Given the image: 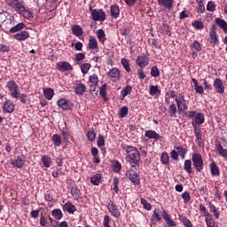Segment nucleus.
Segmentation results:
<instances>
[{
    "mask_svg": "<svg viewBox=\"0 0 227 227\" xmlns=\"http://www.w3.org/2000/svg\"><path fill=\"white\" fill-rule=\"evenodd\" d=\"M124 151L126 153V162H129L131 168H136L139 166V162H141V153L137 148L127 145L124 147Z\"/></svg>",
    "mask_w": 227,
    "mask_h": 227,
    "instance_id": "1",
    "label": "nucleus"
},
{
    "mask_svg": "<svg viewBox=\"0 0 227 227\" xmlns=\"http://www.w3.org/2000/svg\"><path fill=\"white\" fill-rule=\"evenodd\" d=\"M187 118L192 120V127H198V125H203L205 123V114L202 113H198L196 111L187 112Z\"/></svg>",
    "mask_w": 227,
    "mask_h": 227,
    "instance_id": "2",
    "label": "nucleus"
},
{
    "mask_svg": "<svg viewBox=\"0 0 227 227\" xmlns=\"http://www.w3.org/2000/svg\"><path fill=\"white\" fill-rule=\"evenodd\" d=\"M192 82L194 85V90L195 92L198 93V95H203L204 91H210L212 90V85L210 83H208V82H207V80H203V85H200L198 82V80H196L195 78H192ZM204 86V88H203Z\"/></svg>",
    "mask_w": 227,
    "mask_h": 227,
    "instance_id": "3",
    "label": "nucleus"
},
{
    "mask_svg": "<svg viewBox=\"0 0 227 227\" xmlns=\"http://www.w3.org/2000/svg\"><path fill=\"white\" fill-rule=\"evenodd\" d=\"M192 161L193 163V166L196 171H198V173H201L204 168L203 157L201 156V154L198 153H193L192 155Z\"/></svg>",
    "mask_w": 227,
    "mask_h": 227,
    "instance_id": "4",
    "label": "nucleus"
},
{
    "mask_svg": "<svg viewBox=\"0 0 227 227\" xmlns=\"http://www.w3.org/2000/svg\"><path fill=\"white\" fill-rule=\"evenodd\" d=\"M7 90L9 91V95L12 98H19V95H20V90L19 89V85L15 81H9L7 82Z\"/></svg>",
    "mask_w": 227,
    "mask_h": 227,
    "instance_id": "5",
    "label": "nucleus"
},
{
    "mask_svg": "<svg viewBox=\"0 0 227 227\" xmlns=\"http://www.w3.org/2000/svg\"><path fill=\"white\" fill-rule=\"evenodd\" d=\"M176 104L177 106L179 114H182L184 111H187V101L185 100V96L183 93L178 94V97L176 98Z\"/></svg>",
    "mask_w": 227,
    "mask_h": 227,
    "instance_id": "6",
    "label": "nucleus"
},
{
    "mask_svg": "<svg viewBox=\"0 0 227 227\" xmlns=\"http://www.w3.org/2000/svg\"><path fill=\"white\" fill-rule=\"evenodd\" d=\"M90 12L91 13V18L94 20H101L104 21L106 20V12H104V10H97V9H93V7H90Z\"/></svg>",
    "mask_w": 227,
    "mask_h": 227,
    "instance_id": "7",
    "label": "nucleus"
},
{
    "mask_svg": "<svg viewBox=\"0 0 227 227\" xmlns=\"http://www.w3.org/2000/svg\"><path fill=\"white\" fill-rule=\"evenodd\" d=\"M106 208H108V212H110L111 215H113V217H115L116 219H118V217L121 215L120 209L118 208L116 204H114V202H108L106 204Z\"/></svg>",
    "mask_w": 227,
    "mask_h": 227,
    "instance_id": "8",
    "label": "nucleus"
},
{
    "mask_svg": "<svg viewBox=\"0 0 227 227\" xmlns=\"http://www.w3.org/2000/svg\"><path fill=\"white\" fill-rule=\"evenodd\" d=\"M126 176L134 184V185H139V176L134 169L127 170Z\"/></svg>",
    "mask_w": 227,
    "mask_h": 227,
    "instance_id": "9",
    "label": "nucleus"
},
{
    "mask_svg": "<svg viewBox=\"0 0 227 227\" xmlns=\"http://www.w3.org/2000/svg\"><path fill=\"white\" fill-rule=\"evenodd\" d=\"M57 106L63 111H69L72 109V102L70 100H67V98H60L57 101Z\"/></svg>",
    "mask_w": 227,
    "mask_h": 227,
    "instance_id": "10",
    "label": "nucleus"
},
{
    "mask_svg": "<svg viewBox=\"0 0 227 227\" xmlns=\"http://www.w3.org/2000/svg\"><path fill=\"white\" fill-rule=\"evenodd\" d=\"M7 4L12 8L14 12L18 13L22 10L24 4L20 3V0H7Z\"/></svg>",
    "mask_w": 227,
    "mask_h": 227,
    "instance_id": "11",
    "label": "nucleus"
},
{
    "mask_svg": "<svg viewBox=\"0 0 227 227\" xmlns=\"http://www.w3.org/2000/svg\"><path fill=\"white\" fill-rule=\"evenodd\" d=\"M11 164L13 168L20 169L21 168H24V165L26 164V157L24 155H20L17 159L12 160Z\"/></svg>",
    "mask_w": 227,
    "mask_h": 227,
    "instance_id": "12",
    "label": "nucleus"
},
{
    "mask_svg": "<svg viewBox=\"0 0 227 227\" xmlns=\"http://www.w3.org/2000/svg\"><path fill=\"white\" fill-rule=\"evenodd\" d=\"M136 63L140 67V68H145V67H148V64L150 63V59L145 54L138 55L136 59Z\"/></svg>",
    "mask_w": 227,
    "mask_h": 227,
    "instance_id": "13",
    "label": "nucleus"
},
{
    "mask_svg": "<svg viewBox=\"0 0 227 227\" xmlns=\"http://www.w3.org/2000/svg\"><path fill=\"white\" fill-rule=\"evenodd\" d=\"M213 86L216 93H219L220 95L224 93V83H223V80H221V78L215 79L213 82Z\"/></svg>",
    "mask_w": 227,
    "mask_h": 227,
    "instance_id": "14",
    "label": "nucleus"
},
{
    "mask_svg": "<svg viewBox=\"0 0 227 227\" xmlns=\"http://www.w3.org/2000/svg\"><path fill=\"white\" fill-rule=\"evenodd\" d=\"M57 68L59 72H70V70H73L72 65L67 61L58 62Z\"/></svg>",
    "mask_w": 227,
    "mask_h": 227,
    "instance_id": "15",
    "label": "nucleus"
},
{
    "mask_svg": "<svg viewBox=\"0 0 227 227\" xmlns=\"http://www.w3.org/2000/svg\"><path fill=\"white\" fill-rule=\"evenodd\" d=\"M29 36H30L29 32L23 30V31H20V32L13 35L12 38L17 40L18 42H24V41L27 40V38H29Z\"/></svg>",
    "mask_w": 227,
    "mask_h": 227,
    "instance_id": "16",
    "label": "nucleus"
},
{
    "mask_svg": "<svg viewBox=\"0 0 227 227\" xmlns=\"http://www.w3.org/2000/svg\"><path fill=\"white\" fill-rule=\"evenodd\" d=\"M15 111V104L12 100H7L4 102L3 106V112L4 113H13Z\"/></svg>",
    "mask_w": 227,
    "mask_h": 227,
    "instance_id": "17",
    "label": "nucleus"
},
{
    "mask_svg": "<svg viewBox=\"0 0 227 227\" xmlns=\"http://www.w3.org/2000/svg\"><path fill=\"white\" fill-rule=\"evenodd\" d=\"M145 137H148L149 139H154L155 141H159V139L162 137L160 135H159V133L153 129L145 130Z\"/></svg>",
    "mask_w": 227,
    "mask_h": 227,
    "instance_id": "18",
    "label": "nucleus"
},
{
    "mask_svg": "<svg viewBox=\"0 0 227 227\" xmlns=\"http://www.w3.org/2000/svg\"><path fill=\"white\" fill-rule=\"evenodd\" d=\"M210 36V43L212 45H216L217 42H219V39L217 38V34L215 33V25H212L209 32Z\"/></svg>",
    "mask_w": 227,
    "mask_h": 227,
    "instance_id": "19",
    "label": "nucleus"
},
{
    "mask_svg": "<svg viewBox=\"0 0 227 227\" xmlns=\"http://www.w3.org/2000/svg\"><path fill=\"white\" fill-rule=\"evenodd\" d=\"M62 209L64 212H67L69 214H74L77 211V207L72 202H67L62 206Z\"/></svg>",
    "mask_w": 227,
    "mask_h": 227,
    "instance_id": "20",
    "label": "nucleus"
},
{
    "mask_svg": "<svg viewBox=\"0 0 227 227\" xmlns=\"http://www.w3.org/2000/svg\"><path fill=\"white\" fill-rule=\"evenodd\" d=\"M20 15H22L24 19H27L30 20V19H34L33 12L29 11L28 8H26V6L23 5L20 12H19Z\"/></svg>",
    "mask_w": 227,
    "mask_h": 227,
    "instance_id": "21",
    "label": "nucleus"
},
{
    "mask_svg": "<svg viewBox=\"0 0 227 227\" xmlns=\"http://www.w3.org/2000/svg\"><path fill=\"white\" fill-rule=\"evenodd\" d=\"M71 31L74 36H82L84 35V30L82 29V27L81 25H73L71 27Z\"/></svg>",
    "mask_w": 227,
    "mask_h": 227,
    "instance_id": "22",
    "label": "nucleus"
},
{
    "mask_svg": "<svg viewBox=\"0 0 227 227\" xmlns=\"http://www.w3.org/2000/svg\"><path fill=\"white\" fill-rule=\"evenodd\" d=\"M74 93L75 95H84V93H86V85L76 82L74 85Z\"/></svg>",
    "mask_w": 227,
    "mask_h": 227,
    "instance_id": "23",
    "label": "nucleus"
},
{
    "mask_svg": "<svg viewBox=\"0 0 227 227\" xmlns=\"http://www.w3.org/2000/svg\"><path fill=\"white\" fill-rule=\"evenodd\" d=\"M51 142L53 143L54 148H59V146H61V143H63L61 135L53 134L51 137Z\"/></svg>",
    "mask_w": 227,
    "mask_h": 227,
    "instance_id": "24",
    "label": "nucleus"
},
{
    "mask_svg": "<svg viewBox=\"0 0 227 227\" xmlns=\"http://www.w3.org/2000/svg\"><path fill=\"white\" fill-rule=\"evenodd\" d=\"M88 49L90 51H97V49H98V42L97 41V38L93 36L89 37Z\"/></svg>",
    "mask_w": 227,
    "mask_h": 227,
    "instance_id": "25",
    "label": "nucleus"
},
{
    "mask_svg": "<svg viewBox=\"0 0 227 227\" xmlns=\"http://www.w3.org/2000/svg\"><path fill=\"white\" fill-rule=\"evenodd\" d=\"M215 22L220 29H223V33L227 35V22L226 20L221 19V18H215Z\"/></svg>",
    "mask_w": 227,
    "mask_h": 227,
    "instance_id": "26",
    "label": "nucleus"
},
{
    "mask_svg": "<svg viewBox=\"0 0 227 227\" xmlns=\"http://www.w3.org/2000/svg\"><path fill=\"white\" fill-rule=\"evenodd\" d=\"M209 168H210L212 176H219L221 175V170H219V167L217 166L215 161H213L209 165Z\"/></svg>",
    "mask_w": 227,
    "mask_h": 227,
    "instance_id": "27",
    "label": "nucleus"
},
{
    "mask_svg": "<svg viewBox=\"0 0 227 227\" xmlns=\"http://www.w3.org/2000/svg\"><path fill=\"white\" fill-rule=\"evenodd\" d=\"M97 145L98 148L103 151V154L106 153V147H104L106 146V137H104V136L99 135L98 137Z\"/></svg>",
    "mask_w": 227,
    "mask_h": 227,
    "instance_id": "28",
    "label": "nucleus"
},
{
    "mask_svg": "<svg viewBox=\"0 0 227 227\" xmlns=\"http://www.w3.org/2000/svg\"><path fill=\"white\" fill-rule=\"evenodd\" d=\"M215 149L216 152H218V154L221 155V157H223V159H227V149L223 148L221 143L215 145Z\"/></svg>",
    "mask_w": 227,
    "mask_h": 227,
    "instance_id": "29",
    "label": "nucleus"
},
{
    "mask_svg": "<svg viewBox=\"0 0 227 227\" xmlns=\"http://www.w3.org/2000/svg\"><path fill=\"white\" fill-rule=\"evenodd\" d=\"M108 77H112V79H120L121 77L120 69H118L117 67H114L110 69L108 72Z\"/></svg>",
    "mask_w": 227,
    "mask_h": 227,
    "instance_id": "30",
    "label": "nucleus"
},
{
    "mask_svg": "<svg viewBox=\"0 0 227 227\" xmlns=\"http://www.w3.org/2000/svg\"><path fill=\"white\" fill-rule=\"evenodd\" d=\"M158 4L159 6L168 8V10H171L173 8V0H158Z\"/></svg>",
    "mask_w": 227,
    "mask_h": 227,
    "instance_id": "31",
    "label": "nucleus"
},
{
    "mask_svg": "<svg viewBox=\"0 0 227 227\" xmlns=\"http://www.w3.org/2000/svg\"><path fill=\"white\" fill-rule=\"evenodd\" d=\"M110 13L114 19H118L120 17V7L118 5H111Z\"/></svg>",
    "mask_w": 227,
    "mask_h": 227,
    "instance_id": "32",
    "label": "nucleus"
},
{
    "mask_svg": "<svg viewBox=\"0 0 227 227\" xmlns=\"http://www.w3.org/2000/svg\"><path fill=\"white\" fill-rule=\"evenodd\" d=\"M24 27H26V24L20 22V23H18L16 26L14 27H12L10 29H9V33H19V31H22V29H24Z\"/></svg>",
    "mask_w": 227,
    "mask_h": 227,
    "instance_id": "33",
    "label": "nucleus"
},
{
    "mask_svg": "<svg viewBox=\"0 0 227 227\" xmlns=\"http://www.w3.org/2000/svg\"><path fill=\"white\" fill-rule=\"evenodd\" d=\"M206 224L207 227H219V224L212 218V215L206 216Z\"/></svg>",
    "mask_w": 227,
    "mask_h": 227,
    "instance_id": "34",
    "label": "nucleus"
},
{
    "mask_svg": "<svg viewBox=\"0 0 227 227\" xmlns=\"http://www.w3.org/2000/svg\"><path fill=\"white\" fill-rule=\"evenodd\" d=\"M43 95L46 100H51L54 97V90L51 88L43 89Z\"/></svg>",
    "mask_w": 227,
    "mask_h": 227,
    "instance_id": "35",
    "label": "nucleus"
},
{
    "mask_svg": "<svg viewBox=\"0 0 227 227\" xmlns=\"http://www.w3.org/2000/svg\"><path fill=\"white\" fill-rule=\"evenodd\" d=\"M192 51H195L196 52H201L203 51V45L200 43L198 41H194L191 45H190Z\"/></svg>",
    "mask_w": 227,
    "mask_h": 227,
    "instance_id": "36",
    "label": "nucleus"
},
{
    "mask_svg": "<svg viewBox=\"0 0 227 227\" xmlns=\"http://www.w3.org/2000/svg\"><path fill=\"white\" fill-rule=\"evenodd\" d=\"M71 194L75 201H79V200H81V190L77 187H73L71 189Z\"/></svg>",
    "mask_w": 227,
    "mask_h": 227,
    "instance_id": "37",
    "label": "nucleus"
},
{
    "mask_svg": "<svg viewBox=\"0 0 227 227\" xmlns=\"http://www.w3.org/2000/svg\"><path fill=\"white\" fill-rule=\"evenodd\" d=\"M92 185H100L102 183V176L100 174H96L90 178Z\"/></svg>",
    "mask_w": 227,
    "mask_h": 227,
    "instance_id": "38",
    "label": "nucleus"
},
{
    "mask_svg": "<svg viewBox=\"0 0 227 227\" xmlns=\"http://www.w3.org/2000/svg\"><path fill=\"white\" fill-rule=\"evenodd\" d=\"M98 40L101 43H104V42H106V32L104 31V29H98L96 32Z\"/></svg>",
    "mask_w": 227,
    "mask_h": 227,
    "instance_id": "39",
    "label": "nucleus"
},
{
    "mask_svg": "<svg viewBox=\"0 0 227 227\" xmlns=\"http://www.w3.org/2000/svg\"><path fill=\"white\" fill-rule=\"evenodd\" d=\"M184 171L188 173V175H191L192 173V162L191 160H184Z\"/></svg>",
    "mask_w": 227,
    "mask_h": 227,
    "instance_id": "40",
    "label": "nucleus"
},
{
    "mask_svg": "<svg viewBox=\"0 0 227 227\" xmlns=\"http://www.w3.org/2000/svg\"><path fill=\"white\" fill-rule=\"evenodd\" d=\"M42 162L44 168H51V166H52V159L47 155L42 157Z\"/></svg>",
    "mask_w": 227,
    "mask_h": 227,
    "instance_id": "41",
    "label": "nucleus"
},
{
    "mask_svg": "<svg viewBox=\"0 0 227 227\" xmlns=\"http://www.w3.org/2000/svg\"><path fill=\"white\" fill-rule=\"evenodd\" d=\"M51 215H53L54 219H57V221L61 220V218L63 217V212L61 211V209H53L51 211Z\"/></svg>",
    "mask_w": 227,
    "mask_h": 227,
    "instance_id": "42",
    "label": "nucleus"
},
{
    "mask_svg": "<svg viewBox=\"0 0 227 227\" xmlns=\"http://www.w3.org/2000/svg\"><path fill=\"white\" fill-rule=\"evenodd\" d=\"M179 219L185 227H192V223L184 215H179Z\"/></svg>",
    "mask_w": 227,
    "mask_h": 227,
    "instance_id": "43",
    "label": "nucleus"
},
{
    "mask_svg": "<svg viewBox=\"0 0 227 227\" xmlns=\"http://www.w3.org/2000/svg\"><path fill=\"white\" fill-rule=\"evenodd\" d=\"M121 63L123 67V68L126 70V72H131L132 69L130 68V63L129 62V59L122 58L121 59Z\"/></svg>",
    "mask_w": 227,
    "mask_h": 227,
    "instance_id": "44",
    "label": "nucleus"
},
{
    "mask_svg": "<svg viewBox=\"0 0 227 227\" xmlns=\"http://www.w3.org/2000/svg\"><path fill=\"white\" fill-rule=\"evenodd\" d=\"M160 162L164 166H168V164H169V154H168V153H161V155H160Z\"/></svg>",
    "mask_w": 227,
    "mask_h": 227,
    "instance_id": "45",
    "label": "nucleus"
},
{
    "mask_svg": "<svg viewBox=\"0 0 227 227\" xmlns=\"http://www.w3.org/2000/svg\"><path fill=\"white\" fill-rule=\"evenodd\" d=\"M132 91V87L128 85L126 86L121 91V100H123V98H125V97H127V95L130 94Z\"/></svg>",
    "mask_w": 227,
    "mask_h": 227,
    "instance_id": "46",
    "label": "nucleus"
},
{
    "mask_svg": "<svg viewBox=\"0 0 227 227\" xmlns=\"http://www.w3.org/2000/svg\"><path fill=\"white\" fill-rule=\"evenodd\" d=\"M107 84H103L99 88V95L103 97L105 100H107V92H106Z\"/></svg>",
    "mask_w": 227,
    "mask_h": 227,
    "instance_id": "47",
    "label": "nucleus"
},
{
    "mask_svg": "<svg viewBox=\"0 0 227 227\" xmlns=\"http://www.w3.org/2000/svg\"><path fill=\"white\" fill-rule=\"evenodd\" d=\"M192 27L198 30H201L203 29V27H205V24H203V21H200V20L192 21Z\"/></svg>",
    "mask_w": 227,
    "mask_h": 227,
    "instance_id": "48",
    "label": "nucleus"
},
{
    "mask_svg": "<svg viewBox=\"0 0 227 227\" xmlns=\"http://www.w3.org/2000/svg\"><path fill=\"white\" fill-rule=\"evenodd\" d=\"M176 150L177 151L178 155L184 160L185 159V155L187 153V150L182 146H176Z\"/></svg>",
    "mask_w": 227,
    "mask_h": 227,
    "instance_id": "49",
    "label": "nucleus"
},
{
    "mask_svg": "<svg viewBox=\"0 0 227 227\" xmlns=\"http://www.w3.org/2000/svg\"><path fill=\"white\" fill-rule=\"evenodd\" d=\"M162 217L160 216V214H159V211L154 210L153 218H152V223L153 224H155V223H159V221H161Z\"/></svg>",
    "mask_w": 227,
    "mask_h": 227,
    "instance_id": "50",
    "label": "nucleus"
},
{
    "mask_svg": "<svg viewBox=\"0 0 227 227\" xmlns=\"http://www.w3.org/2000/svg\"><path fill=\"white\" fill-rule=\"evenodd\" d=\"M87 137L89 141H93L94 139L97 138V133H95V129L93 128L88 130Z\"/></svg>",
    "mask_w": 227,
    "mask_h": 227,
    "instance_id": "51",
    "label": "nucleus"
},
{
    "mask_svg": "<svg viewBox=\"0 0 227 227\" xmlns=\"http://www.w3.org/2000/svg\"><path fill=\"white\" fill-rule=\"evenodd\" d=\"M160 90H159V86L157 85H151L149 87V94L153 97L155 95H157V93H159Z\"/></svg>",
    "mask_w": 227,
    "mask_h": 227,
    "instance_id": "52",
    "label": "nucleus"
},
{
    "mask_svg": "<svg viewBox=\"0 0 227 227\" xmlns=\"http://www.w3.org/2000/svg\"><path fill=\"white\" fill-rule=\"evenodd\" d=\"M194 134L196 136V139L200 141L203 137V135L201 134V129L198 126H193Z\"/></svg>",
    "mask_w": 227,
    "mask_h": 227,
    "instance_id": "53",
    "label": "nucleus"
},
{
    "mask_svg": "<svg viewBox=\"0 0 227 227\" xmlns=\"http://www.w3.org/2000/svg\"><path fill=\"white\" fill-rule=\"evenodd\" d=\"M89 81L93 86H98V76L97 74H91L89 77Z\"/></svg>",
    "mask_w": 227,
    "mask_h": 227,
    "instance_id": "54",
    "label": "nucleus"
},
{
    "mask_svg": "<svg viewBox=\"0 0 227 227\" xmlns=\"http://www.w3.org/2000/svg\"><path fill=\"white\" fill-rule=\"evenodd\" d=\"M90 68H91V64L90 63H85L81 66V70L83 74H88V72L90 71Z\"/></svg>",
    "mask_w": 227,
    "mask_h": 227,
    "instance_id": "55",
    "label": "nucleus"
},
{
    "mask_svg": "<svg viewBox=\"0 0 227 227\" xmlns=\"http://www.w3.org/2000/svg\"><path fill=\"white\" fill-rule=\"evenodd\" d=\"M181 198L184 200V203H189L191 201V193L189 192H184L181 194Z\"/></svg>",
    "mask_w": 227,
    "mask_h": 227,
    "instance_id": "56",
    "label": "nucleus"
},
{
    "mask_svg": "<svg viewBox=\"0 0 227 227\" xmlns=\"http://www.w3.org/2000/svg\"><path fill=\"white\" fill-rule=\"evenodd\" d=\"M168 114H170L171 117L176 116V105L172 104L169 106Z\"/></svg>",
    "mask_w": 227,
    "mask_h": 227,
    "instance_id": "57",
    "label": "nucleus"
},
{
    "mask_svg": "<svg viewBox=\"0 0 227 227\" xmlns=\"http://www.w3.org/2000/svg\"><path fill=\"white\" fill-rule=\"evenodd\" d=\"M151 75L152 77H159V75H160V72L159 71V67H157V66L151 68Z\"/></svg>",
    "mask_w": 227,
    "mask_h": 227,
    "instance_id": "58",
    "label": "nucleus"
},
{
    "mask_svg": "<svg viewBox=\"0 0 227 227\" xmlns=\"http://www.w3.org/2000/svg\"><path fill=\"white\" fill-rule=\"evenodd\" d=\"M119 184H120V180L118 179V177H114V183H113V185H114L113 191H114L116 194H118V192H120V189L118 188Z\"/></svg>",
    "mask_w": 227,
    "mask_h": 227,
    "instance_id": "59",
    "label": "nucleus"
},
{
    "mask_svg": "<svg viewBox=\"0 0 227 227\" xmlns=\"http://www.w3.org/2000/svg\"><path fill=\"white\" fill-rule=\"evenodd\" d=\"M129 114V108L127 106H122L120 109V118H125Z\"/></svg>",
    "mask_w": 227,
    "mask_h": 227,
    "instance_id": "60",
    "label": "nucleus"
},
{
    "mask_svg": "<svg viewBox=\"0 0 227 227\" xmlns=\"http://www.w3.org/2000/svg\"><path fill=\"white\" fill-rule=\"evenodd\" d=\"M207 12H215V3L214 1H209L207 4Z\"/></svg>",
    "mask_w": 227,
    "mask_h": 227,
    "instance_id": "61",
    "label": "nucleus"
},
{
    "mask_svg": "<svg viewBox=\"0 0 227 227\" xmlns=\"http://www.w3.org/2000/svg\"><path fill=\"white\" fill-rule=\"evenodd\" d=\"M140 201L145 210H152V204L148 203L147 200L141 199Z\"/></svg>",
    "mask_w": 227,
    "mask_h": 227,
    "instance_id": "62",
    "label": "nucleus"
},
{
    "mask_svg": "<svg viewBox=\"0 0 227 227\" xmlns=\"http://www.w3.org/2000/svg\"><path fill=\"white\" fill-rule=\"evenodd\" d=\"M114 173H120V171H121V163H120V161L114 163Z\"/></svg>",
    "mask_w": 227,
    "mask_h": 227,
    "instance_id": "63",
    "label": "nucleus"
},
{
    "mask_svg": "<svg viewBox=\"0 0 227 227\" xmlns=\"http://www.w3.org/2000/svg\"><path fill=\"white\" fill-rule=\"evenodd\" d=\"M178 156H179L178 151H176V150H172V151L170 152V157H171V159H172L173 160H178Z\"/></svg>",
    "mask_w": 227,
    "mask_h": 227,
    "instance_id": "64",
    "label": "nucleus"
}]
</instances>
